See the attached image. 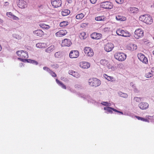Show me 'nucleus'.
<instances>
[{
  "instance_id": "nucleus-56",
  "label": "nucleus",
  "mask_w": 154,
  "mask_h": 154,
  "mask_svg": "<svg viewBox=\"0 0 154 154\" xmlns=\"http://www.w3.org/2000/svg\"><path fill=\"white\" fill-rule=\"evenodd\" d=\"M90 2L92 4H94L97 1V0H90Z\"/></svg>"
},
{
  "instance_id": "nucleus-21",
  "label": "nucleus",
  "mask_w": 154,
  "mask_h": 154,
  "mask_svg": "<svg viewBox=\"0 0 154 154\" xmlns=\"http://www.w3.org/2000/svg\"><path fill=\"white\" fill-rule=\"evenodd\" d=\"M102 36L101 34L96 32L94 33L91 35V37L92 38L97 40L100 39Z\"/></svg>"
},
{
  "instance_id": "nucleus-41",
  "label": "nucleus",
  "mask_w": 154,
  "mask_h": 154,
  "mask_svg": "<svg viewBox=\"0 0 154 154\" xmlns=\"http://www.w3.org/2000/svg\"><path fill=\"white\" fill-rule=\"evenodd\" d=\"M152 117L151 116H146V118L145 119H146L147 121H145V122H152Z\"/></svg>"
},
{
  "instance_id": "nucleus-20",
  "label": "nucleus",
  "mask_w": 154,
  "mask_h": 154,
  "mask_svg": "<svg viewBox=\"0 0 154 154\" xmlns=\"http://www.w3.org/2000/svg\"><path fill=\"white\" fill-rule=\"evenodd\" d=\"M18 59L20 60V61L23 62H27L35 65L38 64V63L35 60L31 59H23L20 58H18Z\"/></svg>"
},
{
  "instance_id": "nucleus-55",
  "label": "nucleus",
  "mask_w": 154,
  "mask_h": 154,
  "mask_svg": "<svg viewBox=\"0 0 154 154\" xmlns=\"http://www.w3.org/2000/svg\"><path fill=\"white\" fill-rule=\"evenodd\" d=\"M75 87L76 88H80L81 87V86L79 84H76L75 85Z\"/></svg>"
},
{
  "instance_id": "nucleus-45",
  "label": "nucleus",
  "mask_w": 154,
  "mask_h": 154,
  "mask_svg": "<svg viewBox=\"0 0 154 154\" xmlns=\"http://www.w3.org/2000/svg\"><path fill=\"white\" fill-rule=\"evenodd\" d=\"M85 33L84 32H82L80 33V37L83 39H85Z\"/></svg>"
},
{
  "instance_id": "nucleus-31",
  "label": "nucleus",
  "mask_w": 154,
  "mask_h": 154,
  "mask_svg": "<svg viewBox=\"0 0 154 154\" xmlns=\"http://www.w3.org/2000/svg\"><path fill=\"white\" fill-rule=\"evenodd\" d=\"M54 49V45H51L45 49V51L48 53H50L53 51Z\"/></svg>"
},
{
  "instance_id": "nucleus-18",
  "label": "nucleus",
  "mask_w": 154,
  "mask_h": 154,
  "mask_svg": "<svg viewBox=\"0 0 154 154\" xmlns=\"http://www.w3.org/2000/svg\"><path fill=\"white\" fill-rule=\"evenodd\" d=\"M71 40L68 39H64L62 41L61 45L62 46H69L71 44Z\"/></svg>"
},
{
  "instance_id": "nucleus-59",
  "label": "nucleus",
  "mask_w": 154,
  "mask_h": 154,
  "mask_svg": "<svg viewBox=\"0 0 154 154\" xmlns=\"http://www.w3.org/2000/svg\"><path fill=\"white\" fill-rule=\"evenodd\" d=\"M149 42H148V41H146L144 42V43L145 44H147V43H149Z\"/></svg>"
},
{
  "instance_id": "nucleus-44",
  "label": "nucleus",
  "mask_w": 154,
  "mask_h": 154,
  "mask_svg": "<svg viewBox=\"0 0 154 154\" xmlns=\"http://www.w3.org/2000/svg\"><path fill=\"white\" fill-rule=\"evenodd\" d=\"M6 15L8 17L11 18L14 15L11 12H7L6 13Z\"/></svg>"
},
{
  "instance_id": "nucleus-32",
  "label": "nucleus",
  "mask_w": 154,
  "mask_h": 154,
  "mask_svg": "<svg viewBox=\"0 0 154 154\" xmlns=\"http://www.w3.org/2000/svg\"><path fill=\"white\" fill-rule=\"evenodd\" d=\"M70 13V11L67 9L63 10L61 12V14L63 16H66Z\"/></svg>"
},
{
  "instance_id": "nucleus-62",
  "label": "nucleus",
  "mask_w": 154,
  "mask_h": 154,
  "mask_svg": "<svg viewBox=\"0 0 154 154\" xmlns=\"http://www.w3.org/2000/svg\"><path fill=\"white\" fill-rule=\"evenodd\" d=\"M132 84V83H131V84Z\"/></svg>"
},
{
  "instance_id": "nucleus-48",
  "label": "nucleus",
  "mask_w": 154,
  "mask_h": 154,
  "mask_svg": "<svg viewBox=\"0 0 154 154\" xmlns=\"http://www.w3.org/2000/svg\"><path fill=\"white\" fill-rule=\"evenodd\" d=\"M116 2L119 4H122L123 3L124 0H116Z\"/></svg>"
},
{
  "instance_id": "nucleus-12",
  "label": "nucleus",
  "mask_w": 154,
  "mask_h": 154,
  "mask_svg": "<svg viewBox=\"0 0 154 154\" xmlns=\"http://www.w3.org/2000/svg\"><path fill=\"white\" fill-rule=\"evenodd\" d=\"M79 66L82 68L84 69H87L90 67V64L88 62L82 61L79 63Z\"/></svg>"
},
{
  "instance_id": "nucleus-36",
  "label": "nucleus",
  "mask_w": 154,
  "mask_h": 154,
  "mask_svg": "<svg viewBox=\"0 0 154 154\" xmlns=\"http://www.w3.org/2000/svg\"><path fill=\"white\" fill-rule=\"evenodd\" d=\"M153 75L152 73V70L146 73L145 75V76L147 78H150L153 76Z\"/></svg>"
},
{
  "instance_id": "nucleus-38",
  "label": "nucleus",
  "mask_w": 154,
  "mask_h": 154,
  "mask_svg": "<svg viewBox=\"0 0 154 154\" xmlns=\"http://www.w3.org/2000/svg\"><path fill=\"white\" fill-rule=\"evenodd\" d=\"M68 24V22L67 21H63L61 22L60 24V26L61 27H64Z\"/></svg>"
},
{
  "instance_id": "nucleus-37",
  "label": "nucleus",
  "mask_w": 154,
  "mask_h": 154,
  "mask_svg": "<svg viewBox=\"0 0 154 154\" xmlns=\"http://www.w3.org/2000/svg\"><path fill=\"white\" fill-rule=\"evenodd\" d=\"M142 99V97H135L134 98L133 100L135 102L139 103L141 101Z\"/></svg>"
},
{
  "instance_id": "nucleus-52",
  "label": "nucleus",
  "mask_w": 154,
  "mask_h": 154,
  "mask_svg": "<svg viewBox=\"0 0 154 154\" xmlns=\"http://www.w3.org/2000/svg\"><path fill=\"white\" fill-rule=\"evenodd\" d=\"M132 87L134 88V91L136 93H138L139 92V90L136 88H135V86L132 85Z\"/></svg>"
},
{
  "instance_id": "nucleus-11",
  "label": "nucleus",
  "mask_w": 154,
  "mask_h": 154,
  "mask_svg": "<svg viewBox=\"0 0 154 154\" xmlns=\"http://www.w3.org/2000/svg\"><path fill=\"white\" fill-rule=\"evenodd\" d=\"M17 3L18 6L21 8L24 9L27 6V2L24 0H19Z\"/></svg>"
},
{
  "instance_id": "nucleus-25",
  "label": "nucleus",
  "mask_w": 154,
  "mask_h": 154,
  "mask_svg": "<svg viewBox=\"0 0 154 154\" xmlns=\"http://www.w3.org/2000/svg\"><path fill=\"white\" fill-rule=\"evenodd\" d=\"M103 76L105 79L109 81L113 82L115 81L114 78L113 77L108 76L106 74H104Z\"/></svg>"
},
{
  "instance_id": "nucleus-22",
  "label": "nucleus",
  "mask_w": 154,
  "mask_h": 154,
  "mask_svg": "<svg viewBox=\"0 0 154 154\" xmlns=\"http://www.w3.org/2000/svg\"><path fill=\"white\" fill-rule=\"evenodd\" d=\"M127 49L129 50L133 51L137 48V45L132 43L129 44L127 46Z\"/></svg>"
},
{
  "instance_id": "nucleus-7",
  "label": "nucleus",
  "mask_w": 154,
  "mask_h": 154,
  "mask_svg": "<svg viewBox=\"0 0 154 154\" xmlns=\"http://www.w3.org/2000/svg\"><path fill=\"white\" fill-rule=\"evenodd\" d=\"M17 55L20 58L23 59H26L28 57L27 52L24 51H19L17 52Z\"/></svg>"
},
{
  "instance_id": "nucleus-14",
  "label": "nucleus",
  "mask_w": 154,
  "mask_h": 154,
  "mask_svg": "<svg viewBox=\"0 0 154 154\" xmlns=\"http://www.w3.org/2000/svg\"><path fill=\"white\" fill-rule=\"evenodd\" d=\"M79 56V52L77 50L72 51L70 52L69 54V56L71 58H77Z\"/></svg>"
},
{
  "instance_id": "nucleus-23",
  "label": "nucleus",
  "mask_w": 154,
  "mask_h": 154,
  "mask_svg": "<svg viewBox=\"0 0 154 154\" xmlns=\"http://www.w3.org/2000/svg\"><path fill=\"white\" fill-rule=\"evenodd\" d=\"M33 33L35 35H36L40 37H41L44 35L43 32L40 29H37L34 31L33 32Z\"/></svg>"
},
{
  "instance_id": "nucleus-46",
  "label": "nucleus",
  "mask_w": 154,
  "mask_h": 154,
  "mask_svg": "<svg viewBox=\"0 0 154 154\" xmlns=\"http://www.w3.org/2000/svg\"><path fill=\"white\" fill-rule=\"evenodd\" d=\"M61 53L59 52H56L55 54V56L57 58H59L60 57Z\"/></svg>"
},
{
  "instance_id": "nucleus-16",
  "label": "nucleus",
  "mask_w": 154,
  "mask_h": 154,
  "mask_svg": "<svg viewBox=\"0 0 154 154\" xmlns=\"http://www.w3.org/2000/svg\"><path fill=\"white\" fill-rule=\"evenodd\" d=\"M149 105L148 103L145 102H142L138 104V107L142 110H146L149 108Z\"/></svg>"
},
{
  "instance_id": "nucleus-61",
  "label": "nucleus",
  "mask_w": 154,
  "mask_h": 154,
  "mask_svg": "<svg viewBox=\"0 0 154 154\" xmlns=\"http://www.w3.org/2000/svg\"><path fill=\"white\" fill-rule=\"evenodd\" d=\"M2 50V47L1 45H0V51H1Z\"/></svg>"
},
{
  "instance_id": "nucleus-53",
  "label": "nucleus",
  "mask_w": 154,
  "mask_h": 154,
  "mask_svg": "<svg viewBox=\"0 0 154 154\" xmlns=\"http://www.w3.org/2000/svg\"><path fill=\"white\" fill-rule=\"evenodd\" d=\"M88 23H83L81 25V27H86L88 25Z\"/></svg>"
},
{
  "instance_id": "nucleus-49",
  "label": "nucleus",
  "mask_w": 154,
  "mask_h": 154,
  "mask_svg": "<svg viewBox=\"0 0 154 154\" xmlns=\"http://www.w3.org/2000/svg\"><path fill=\"white\" fill-rule=\"evenodd\" d=\"M47 7V6L46 5H41L39 6V8L40 9H45Z\"/></svg>"
},
{
  "instance_id": "nucleus-43",
  "label": "nucleus",
  "mask_w": 154,
  "mask_h": 154,
  "mask_svg": "<svg viewBox=\"0 0 154 154\" xmlns=\"http://www.w3.org/2000/svg\"><path fill=\"white\" fill-rule=\"evenodd\" d=\"M72 76L76 78H79L80 76L78 72L75 71L74 72Z\"/></svg>"
},
{
  "instance_id": "nucleus-15",
  "label": "nucleus",
  "mask_w": 154,
  "mask_h": 154,
  "mask_svg": "<svg viewBox=\"0 0 154 154\" xmlns=\"http://www.w3.org/2000/svg\"><path fill=\"white\" fill-rule=\"evenodd\" d=\"M67 33V32L66 30L61 29L56 33L55 35L57 37H60L66 35Z\"/></svg>"
},
{
  "instance_id": "nucleus-47",
  "label": "nucleus",
  "mask_w": 154,
  "mask_h": 154,
  "mask_svg": "<svg viewBox=\"0 0 154 154\" xmlns=\"http://www.w3.org/2000/svg\"><path fill=\"white\" fill-rule=\"evenodd\" d=\"M11 19H13L14 20L18 21L20 19L18 17L14 15L13 16Z\"/></svg>"
},
{
  "instance_id": "nucleus-17",
  "label": "nucleus",
  "mask_w": 154,
  "mask_h": 154,
  "mask_svg": "<svg viewBox=\"0 0 154 154\" xmlns=\"http://www.w3.org/2000/svg\"><path fill=\"white\" fill-rule=\"evenodd\" d=\"M51 4L54 8H57L60 6L62 3L61 0H51Z\"/></svg>"
},
{
  "instance_id": "nucleus-1",
  "label": "nucleus",
  "mask_w": 154,
  "mask_h": 154,
  "mask_svg": "<svg viewBox=\"0 0 154 154\" xmlns=\"http://www.w3.org/2000/svg\"><path fill=\"white\" fill-rule=\"evenodd\" d=\"M139 20L147 24H151L153 21L152 17L147 14L140 16L139 17Z\"/></svg>"
},
{
  "instance_id": "nucleus-54",
  "label": "nucleus",
  "mask_w": 154,
  "mask_h": 154,
  "mask_svg": "<svg viewBox=\"0 0 154 154\" xmlns=\"http://www.w3.org/2000/svg\"><path fill=\"white\" fill-rule=\"evenodd\" d=\"M74 71L72 70H70L69 71V75H72Z\"/></svg>"
},
{
  "instance_id": "nucleus-57",
  "label": "nucleus",
  "mask_w": 154,
  "mask_h": 154,
  "mask_svg": "<svg viewBox=\"0 0 154 154\" xmlns=\"http://www.w3.org/2000/svg\"><path fill=\"white\" fill-rule=\"evenodd\" d=\"M115 112H118V113H121L122 115L124 114L123 112H122L119 111H118V110H117L116 109V110L115 111Z\"/></svg>"
},
{
  "instance_id": "nucleus-5",
  "label": "nucleus",
  "mask_w": 154,
  "mask_h": 154,
  "mask_svg": "<svg viewBox=\"0 0 154 154\" xmlns=\"http://www.w3.org/2000/svg\"><path fill=\"white\" fill-rule=\"evenodd\" d=\"M143 30L141 29H138L134 32V37L136 39L140 38L143 36Z\"/></svg>"
},
{
  "instance_id": "nucleus-3",
  "label": "nucleus",
  "mask_w": 154,
  "mask_h": 154,
  "mask_svg": "<svg viewBox=\"0 0 154 154\" xmlns=\"http://www.w3.org/2000/svg\"><path fill=\"white\" fill-rule=\"evenodd\" d=\"M88 83L92 86L97 87L100 85L101 82L99 80L95 78H93L89 80Z\"/></svg>"
},
{
  "instance_id": "nucleus-35",
  "label": "nucleus",
  "mask_w": 154,
  "mask_h": 154,
  "mask_svg": "<svg viewBox=\"0 0 154 154\" xmlns=\"http://www.w3.org/2000/svg\"><path fill=\"white\" fill-rule=\"evenodd\" d=\"M118 94L120 97H123L125 98H126L128 97V95L127 94L123 93L121 91H119L118 92Z\"/></svg>"
},
{
  "instance_id": "nucleus-28",
  "label": "nucleus",
  "mask_w": 154,
  "mask_h": 154,
  "mask_svg": "<svg viewBox=\"0 0 154 154\" xmlns=\"http://www.w3.org/2000/svg\"><path fill=\"white\" fill-rule=\"evenodd\" d=\"M116 20L119 21H124L126 20V18L125 17L121 15H116Z\"/></svg>"
},
{
  "instance_id": "nucleus-27",
  "label": "nucleus",
  "mask_w": 154,
  "mask_h": 154,
  "mask_svg": "<svg viewBox=\"0 0 154 154\" xmlns=\"http://www.w3.org/2000/svg\"><path fill=\"white\" fill-rule=\"evenodd\" d=\"M36 46L38 48H42L46 47L47 44L45 43H38L36 44Z\"/></svg>"
},
{
  "instance_id": "nucleus-26",
  "label": "nucleus",
  "mask_w": 154,
  "mask_h": 154,
  "mask_svg": "<svg viewBox=\"0 0 154 154\" xmlns=\"http://www.w3.org/2000/svg\"><path fill=\"white\" fill-rule=\"evenodd\" d=\"M128 10L131 13H137L138 12V9L135 7H131L128 8Z\"/></svg>"
},
{
  "instance_id": "nucleus-8",
  "label": "nucleus",
  "mask_w": 154,
  "mask_h": 154,
  "mask_svg": "<svg viewBox=\"0 0 154 154\" xmlns=\"http://www.w3.org/2000/svg\"><path fill=\"white\" fill-rule=\"evenodd\" d=\"M100 7L105 9H110L113 8V5L109 2H106L101 3Z\"/></svg>"
},
{
  "instance_id": "nucleus-29",
  "label": "nucleus",
  "mask_w": 154,
  "mask_h": 154,
  "mask_svg": "<svg viewBox=\"0 0 154 154\" xmlns=\"http://www.w3.org/2000/svg\"><path fill=\"white\" fill-rule=\"evenodd\" d=\"M101 104L106 106H111L112 105H114V103L112 102L110 103L107 101H103L101 103Z\"/></svg>"
},
{
  "instance_id": "nucleus-24",
  "label": "nucleus",
  "mask_w": 154,
  "mask_h": 154,
  "mask_svg": "<svg viewBox=\"0 0 154 154\" xmlns=\"http://www.w3.org/2000/svg\"><path fill=\"white\" fill-rule=\"evenodd\" d=\"M43 69L44 70L48 72L52 76L56 77L57 75L55 73L51 71L47 67L45 66L43 67Z\"/></svg>"
},
{
  "instance_id": "nucleus-10",
  "label": "nucleus",
  "mask_w": 154,
  "mask_h": 154,
  "mask_svg": "<svg viewBox=\"0 0 154 154\" xmlns=\"http://www.w3.org/2000/svg\"><path fill=\"white\" fill-rule=\"evenodd\" d=\"M84 52L88 56L92 57L94 55L93 50L89 47H85L84 48Z\"/></svg>"
},
{
  "instance_id": "nucleus-33",
  "label": "nucleus",
  "mask_w": 154,
  "mask_h": 154,
  "mask_svg": "<svg viewBox=\"0 0 154 154\" xmlns=\"http://www.w3.org/2000/svg\"><path fill=\"white\" fill-rule=\"evenodd\" d=\"M105 19V17L103 16H98L95 18V20L97 21H104Z\"/></svg>"
},
{
  "instance_id": "nucleus-19",
  "label": "nucleus",
  "mask_w": 154,
  "mask_h": 154,
  "mask_svg": "<svg viewBox=\"0 0 154 154\" xmlns=\"http://www.w3.org/2000/svg\"><path fill=\"white\" fill-rule=\"evenodd\" d=\"M103 109L105 111V112L107 114L112 113V111H115L116 109L110 107V106H105L104 107Z\"/></svg>"
},
{
  "instance_id": "nucleus-6",
  "label": "nucleus",
  "mask_w": 154,
  "mask_h": 154,
  "mask_svg": "<svg viewBox=\"0 0 154 154\" xmlns=\"http://www.w3.org/2000/svg\"><path fill=\"white\" fill-rule=\"evenodd\" d=\"M116 33L119 35L125 37H129L131 35L130 33L128 31H124L121 29L117 30Z\"/></svg>"
},
{
  "instance_id": "nucleus-39",
  "label": "nucleus",
  "mask_w": 154,
  "mask_h": 154,
  "mask_svg": "<svg viewBox=\"0 0 154 154\" xmlns=\"http://www.w3.org/2000/svg\"><path fill=\"white\" fill-rule=\"evenodd\" d=\"M84 17V15L82 13H81L77 14L76 16V18L77 19L79 20L82 19Z\"/></svg>"
},
{
  "instance_id": "nucleus-51",
  "label": "nucleus",
  "mask_w": 154,
  "mask_h": 154,
  "mask_svg": "<svg viewBox=\"0 0 154 154\" xmlns=\"http://www.w3.org/2000/svg\"><path fill=\"white\" fill-rule=\"evenodd\" d=\"M9 5V3L8 2H5L4 3V7H7Z\"/></svg>"
},
{
  "instance_id": "nucleus-60",
  "label": "nucleus",
  "mask_w": 154,
  "mask_h": 154,
  "mask_svg": "<svg viewBox=\"0 0 154 154\" xmlns=\"http://www.w3.org/2000/svg\"><path fill=\"white\" fill-rule=\"evenodd\" d=\"M23 65V63H21L20 64V66H22V65Z\"/></svg>"
},
{
  "instance_id": "nucleus-30",
  "label": "nucleus",
  "mask_w": 154,
  "mask_h": 154,
  "mask_svg": "<svg viewBox=\"0 0 154 154\" xmlns=\"http://www.w3.org/2000/svg\"><path fill=\"white\" fill-rule=\"evenodd\" d=\"M39 26L41 28L45 29H48L50 28V26L48 25L43 23H41L39 24Z\"/></svg>"
},
{
  "instance_id": "nucleus-40",
  "label": "nucleus",
  "mask_w": 154,
  "mask_h": 154,
  "mask_svg": "<svg viewBox=\"0 0 154 154\" xmlns=\"http://www.w3.org/2000/svg\"><path fill=\"white\" fill-rule=\"evenodd\" d=\"M124 115L131 116L132 118H134V117H135V116H134L133 114L129 112H124Z\"/></svg>"
},
{
  "instance_id": "nucleus-2",
  "label": "nucleus",
  "mask_w": 154,
  "mask_h": 154,
  "mask_svg": "<svg viewBox=\"0 0 154 154\" xmlns=\"http://www.w3.org/2000/svg\"><path fill=\"white\" fill-rule=\"evenodd\" d=\"M100 63L104 66H106L108 69H110L112 71H114L116 69V67L111 65L106 60H101L100 61Z\"/></svg>"
},
{
  "instance_id": "nucleus-58",
  "label": "nucleus",
  "mask_w": 154,
  "mask_h": 154,
  "mask_svg": "<svg viewBox=\"0 0 154 154\" xmlns=\"http://www.w3.org/2000/svg\"><path fill=\"white\" fill-rule=\"evenodd\" d=\"M61 79L63 81H65L66 78H64L63 77H62L61 78Z\"/></svg>"
},
{
  "instance_id": "nucleus-4",
  "label": "nucleus",
  "mask_w": 154,
  "mask_h": 154,
  "mask_svg": "<svg viewBox=\"0 0 154 154\" xmlns=\"http://www.w3.org/2000/svg\"><path fill=\"white\" fill-rule=\"evenodd\" d=\"M126 55L122 52H117L114 55L116 59L119 61H122L125 60L126 58Z\"/></svg>"
},
{
  "instance_id": "nucleus-42",
  "label": "nucleus",
  "mask_w": 154,
  "mask_h": 154,
  "mask_svg": "<svg viewBox=\"0 0 154 154\" xmlns=\"http://www.w3.org/2000/svg\"><path fill=\"white\" fill-rule=\"evenodd\" d=\"M135 117L138 120H140L143 122H145V121H147L146 119H145V118H144L140 117L135 116Z\"/></svg>"
},
{
  "instance_id": "nucleus-50",
  "label": "nucleus",
  "mask_w": 154,
  "mask_h": 154,
  "mask_svg": "<svg viewBox=\"0 0 154 154\" xmlns=\"http://www.w3.org/2000/svg\"><path fill=\"white\" fill-rule=\"evenodd\" d=\"M110 30V28H109L106 27H105L103 29V30L104 32H107L109 31Z\"/></svg>"
},
{
  "instance_id": "nucleus-13",
  "label": "nucleus",
  "mask_w": 154,
  "mask_h": 154,
  "mask_svg": "<svg viewBox=\"0 0 154 154\" xmlns=\"http://www.w3.org/2000/svg\"><path fill=\"white\" fill-rule=\"evenodd\" d=\"M138 57L139 60L143 63L145 64L148 63V59L144 54L141 53L139 54H138Z\"/></svg>"
},
{
  "instance_id": "nucleus-9",
  "label": "nucleus",
  "mask_w": 154,
  "mask_h": 154,
  "mask_svg": "<svg viewBox=\"0 0 154 154\" xmlns=\"http://www.w3.org/2000/svg\"><path fill=\"white\" fill-rule=\"evenodd\" d=\"M114 47L113 44L111 43H108L104 45V49L106 51L109 52L112 50Z\"/></svg>"
},
{
  "instance_id": "nucleus-34",
  "label": "nucleus",
  "mask_w": 154,
  "mask_h": 154,
  "mask_svg": "<svg viewBox=\"0 0 154 154\" xmlns=\"http://www.w3.org/2000/svg\"><path fill=\"white\" fill-rule=\"evenodd\" d=\"M56 82H57V83L58 84V85L61 86L62 88L64 89H66V86L62 82H60L59 80H58V79H56Z\"/></svg>"
}]
</instances>
